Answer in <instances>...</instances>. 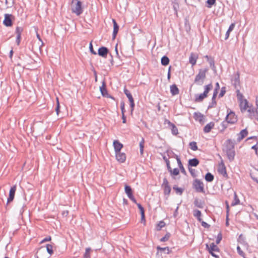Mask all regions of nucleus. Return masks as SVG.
<instances>
[{"label":"nucleus","mask_w":258,"mask_h":258,"mask_svg":"<svg viewBox=\"0 0 258 258\" xmlns=\"http://www.w3.org/2000/svg\"><path fill=\"white\" fill-rule=\"evenodd\" d=\"M71 10L72 12L76 14L77 16L80 15L83 13L82 3L78 0H72Z\"/></svg>","instance_id":"f257e3e1"},{"label":"nucleus","mask_w":258,"mask_h":258,"mask_svg":"<svg viewBox=\"0 0 258 258\" xmlns=\"http://www.w3.org/2000/svg\"><path fill=\"white\" fill-rule=\"evenodd\" d=\"M208 71L207 69L200 70L198 74L196 76L194 82L198 85H202L206 78V74Z\"/></svg>","instance_id":"f03ea898"},{"label":"nucleus","mask_w":258,"mask_h":258,"mask_svg":"<svg viewBox=\"0 0 258 258\" xmlns=\"http://www.w3.org/2000/svg\"><path fill=\"white\" fill-rule=\"evenodd\" d=\"M36 258H49V254L46 252L44 247L39 248L36 253Z\"/></svg>","instance_id":"7ed1b4c3"},{"label":"nucleus","mask_w":258,"mask_h":258,"mask_svg":"<svg viewBox=\"0 0 258 258\" xmlns=\"http://www.w3.org/2000/svg\"><path fill=\"white\" fill-rule=\"evenodd\" d=\"M194 187L197 192H204V184L199 179H196L193 183Z\"/></svg>","instance_id":"20e7f679"},{"label":"nucleus","mask_w":258,"mask_h":258,"mask_svg":"<svg viewBox=\"0 0 258 258\" xmlns=\"http://www.w3.org/2000/svg\"><path fill=\"white\" fill-rule=\"evenodd\" d=\"M237 117L234 112L230 111L226 117V121L227 123L231 124L235 123L237 121Z\"/></svg>","instance_id":"39448f33"},{"label":"nucleus","mask_w":258,"mask_h":258,"mask_svg":"<svg viewBox=\"0 0 258 258\" xmlns=\"http://www.w3.org/2000/svg\"><path fill=\"white\" fill-rule=\"evenodd\" d=\"M162 187L164 189V193L166 195H169L171 192V187L169 185V182L166 178L163 179V182Z\"/></svg>","instance_id":"423d86ee"},{"label":"nucleus","mask_w":258,"mask_h":258,"mask_svg":"<svg viewBox=\"0 0 258 258\" xmlns=\"http://www.w3.org/2000/svg\"><path fill=\"white\" fill-rule=\"evenodd\" d=\"M218 172H219V174L222 175L224 177L227 176L226 167L223 161H221V162L218 165Z\"/></svg>","instance_id":"0eeeda50"},{"label":"nucleus","mask_w":258,"mask_h":258,"mask_svg":"<svg viewBox=\"0 0 258 258\" xmlns=\"http://www.w3.org/2000/svg\"><path fill=\"white\" fill-rule=\"evenodd\" d=\"M16 188H17L16 185H14L13 186H12L11 188V189L10 190V192H9V198H8V200H7V205H8L9 203H11V202H12L13 201L14 197H15V192L16 190Z\"/></svg>","instance_id":"6e6552de"},{"label":"nucleus","mask_w":258,"mask_h":258,"mask_svg":"<svg viewBox=\"0 0 258 258\" xmlns=\"http://www.w3.org/2000/svg\"><path fill=\"white\" fill-rule=\"evenodd\" d=\"M115 154L116 159L120 163H123L125 161L126 155L124 153L118 152L117 153H115Z\"/></svg>","instance_id":"1a4fd4ad"},{"label":"nucleus","mask_w":258,"mask_h":258,"mask_svg":"<svg viewBox=\"0 0 258 258\" xmlns=\"http://www.w3.org/2000/svg\"><path fill=\"white\" fill-rule=\"evenodd\" d=\"M108 52V49L107 48L103 46L99 48L98 51V54L100 56L105 58L106 57Z\"/></svg>","instance_id":"9d476101"},{"label":"nucleus","mask_w":258,"mask_h":258,"mask_svg":"<svg viewBox=\"0 0 258 258\" xmlns=\"http://www.w3.org/2000/svg\"><path fill=\"white\" fill-rule=\"evenodd\" d=\"M240 101V107L242 112L245 111L248 108V102L246 99L241 100Z\"/></svg>","instance_id":"9b49d317"},{"label":"nucleus","mask_w":258,"mask_h":258,"mask_svg":"<svg viewBox=\"0 0 258 258\" xmlns=\"http://www.w3.org/2000/svg\"><path fill=\"white\" fill-rule=\"evenodd\" d=\"M234 145L231 140L229 139L226 141V145L225 147L224 151H226L229 150H234Z\"/></svg>","instance_id":"f8f14e48"},{"label":"nucleus","mask_w":258,"mask_h":258,"mask_svg":"<svg viewBox=\"0 0 258 258\" xmlns=\"http://www.w3.org/2000/svg\"><path fill=\"white\" fill-rule=\"evenodd\" d=\"M11 15L5 14V20L4 21V24L7 27L11 26L12 25V22L11 19Z\"/></svg>","instance_id":"ddd939ff"},{"label":"nucleus","mask_w":258,"mask_h":258,"mask_svg":"<svg viewBox=\"0 0 258 258\" xmlns=\"http://www.w3.org/2000/svg\"><path fill=\"white\" fill-rule=\"evenodd\" d=\"M112 22L113 24V31L112 34V39H114L116 36L117 32L119 29V26H118L116 22L114 19H112Z\"/></svg>","instance_id":"4468645a"},{"label":"nucleus","mask_w":258,"mask_h":258,"mask_svg":"<svg viewBox=\"0 0 258 258\" xmlns=\"http://www.w3.org/2000/svg\"><path fill=\"white\" fill-rule=\"evenodd\" d=\"M113 146L115 151V153L120 152L121 149L123 147V145L117 140H115L113 142Z\"/></svg>","instance_id":"2eb2a0df"},{"label":"nucleus","mask_w":258,"mask_h":258,"mask_svg":"<svg viewBox=\"0 0 258 258\" xmlns=\"http://www.w3.org/2000/svg\"><path fill=\"white\" fill-rule=\"evenodd\" d=\"M226 153V155L227 156V157L230 161H232L234 160V157L235 155V150H229L226 151H225Z\"/></svg>","instance_id":"dca6fc26"},{"label":"nucleus","mask_w":258,"mask_h":258,"mask_svg":"<svg viewBox=\"0 0 258 258\" xmlns=\"http://www.w3.org/2000/svg\"><path fill=\"white\" fill-rule=\"evenodd\" d=\"M207 97V95L204 93L197 94L195 95V101L197 102H201Z\"/></svg>","instance_id":"f3484780"},{"label":"nucleus","mask_w":258,"mask_h":258,"mask_svg":"<svg viewBox=\"0 0 258 258\" xmlns=\"http://www.w3.org/2000/svg\"><path fill=\"white\" fill-rule=\"evenodd\" d=\"M247 134H248V132H247L246 129L242 130L238 135L239 137L237 139V141L238 142H240L241 140H242L244 138H245L247 135Z\"/></svg>","instance_id":"a211bd4d"},{"label":"nucleus","mask_w":258,"mask_h":258,"mask_svg":"<svg viewBox=\"0 0 258 258\" xmlns=\"http://www.w3.org/2000/svg\"><path fill=\"white\" fill-rule=\"evenodd\" d=\"M214 126V123L213 122H210L208 123L204 128V131L206 133H209L211 129L213 128Z\"/></svg>","instance_id":"6ab92c4d"},{"label":"nucleus","mask_w":258,"mask_h":258,"mask_svg":"<svg viewBox=\"0 0 258 258\" xmlns=\"http://www.w3.org/2000/svg\"><path fill=\"white\" fill-rule=\"evenodd\" d=\"M138 208L140 211V213L141 214V221H145V211L144 208L140 204H137Z\"/></svg>","instance_id":"aec40b11"},{"label":"nucleus","mask_w":258,"mask_h":258,"mask_svg":"<svg viewBox=\"0 0 258 258\" xmlns=\"http://www.w3.org/2000/svg\"><path fill=\"white\" fill-rule=\"evenodd\" d=\"M170 92L173 96L179 94V89L176 85H172L170 86Z\"/></svg>","instance_id":"412c9836"},{"label":"nucleus","mask_w":258,"mask_h":258,"mask_svg":"<svg viewBox=\"0 0 258 258\" xmlns=\"http://www.w3.org/2000/svg\"><path fill=\"white\" fill-rule=\"evenodd\" d=\"M100 90L103 96H106L108 95L107 91L106 89V84L104 82H102V86L100 87Z\"/></svg>","instance_id":"4be33fe9"},{"label":"nucleus","mask_w":258,"mask_h":258,"mask_svg":"<svg viewBox=\"0 0 258 258\" xmlns=\"http://www.w3.org/2000/svg\"><path fill=\"white\" fill-rule=\"evenodd\" d=\"M175 156H176V159L177 160V162L178 166L181 170V172L182 173L185 174H186L185 170L184 169V168L182 164V163L181 162L180 158L177 155H175Z\"/></svg>","instance_id":"5701e85b"},{"label":"nucleus","mask_w":258,"mask_h":258,"mask_svg":"<svg viewBox=\"0 0 258 258\" xmlns=\"http://www.w3.org/2000/svg\"><path fill=\"white\" fill-rule=\"evenodd\" d=\"M199 164V161L197 158L190 159L188 161V165L190 166L196 167Z\"/></svg>","instance_id":"b1692460"},{"label":"nucleus","mask_w":258,"mask_h":258,"mask_svg":"<svg viewBox=\"0 0 258 258\" xmlns=\"http://www.w3.org/2000/svg\"><path fill=\"white\" fill-rule=\"evenodd\" d=\"M207 247L208 248L209 251H218V246L216 245H215L214 243H211L209 246L208 245H207Z\"/></svg>","instance_id":"393cba45"},{"label":"nucleus","mask_w":258,"mask_h":258,"mask_svg":"<svg viewBox=\"0 0 258 258\" xmlns=\"http://www.w3.org/2000/svg\"><path fill=\"white\" fill-rule=\"evenodd\" d=\"M197 59V56L196 55L192 53L190 54L189 57V62L192 64V66L195 65L196 63Z\"/></svg>","instance_id":"a878e982"},{"label":"nucleus","mask_w":258,"mask_h":258,"mask_svg":"<svg viewBox=\"0 0 258 258\" xmlns=\"http://www.w3.org/2000/svg\"><path fill=\"white\" fill-rule=\"evenodd\" d=\"M194 215L195 217H197L198 220L200 222H201L202 219L201 218V212L200 211L198 210H195L194 211Z\"/></svg>","instance_id":"bb28decb"},{"label":"nucleus","mask_w":258,"mask_h":258,"mask_svg":"<svg viewBox=\"0 0 258 258\" xmlns=\"http://www.w3.org/2000/svg\"><path fill=\"white\" fill-rule=\"evenodd\" d=\"M205 57L207 58V61L209 62L211 68L212 69H214L215 68L214 59L212 58H211V57L208 56V55H206Z\"/></svg>","instance_id":"cd10ccee"},{"label":"nucleus","mask_w":258,"mask_h":258,"mask_svg":"<svg viewBox=\"0 0 258 258\" xmlns=\"http://www.w3.org/2000/svg\"><path fill=\"white\" fill-rule=\"evenodd\" d=\"M169 124L171 126V132H172V133L174 135H177L178 132V129L176 127V126L174 124H173V123H171L170 121H169Z\"/></svg>","instance_id":"c85d7f7f"},{"label":"nucleus","mask_w":258,"mask_h":258,"mask_svg":"<svg viewBox=\"0 0 258 258\" xmlns=\"http://www.w3.org/2000/svg\"><path fill=\"white\" fill-rule=\"evenodd\" d=\"M169 63V59L166 56H164L161 58V64L163 66H167Z\"/></svg>","instance_id":"c756f323"},{"label":"nucleus","mask_w":258,"mask_h":258,"mask_svg":"<svg viewBox=\"0 0 258 258\" xmlns=\"http://www.w3.org/2000/svg\"><path fill=\"white\" fill-rule=\"evenodd\" d=\"M124 190L128 197L133 195L132 189L131 186L128 185H125L124 187Z\"/></svg>","instance_id":"7c9ffc66"},{"label":"nucleus","mask_w":258,"mask_h":258,"mask_svg":"<svg viewBox=\"0 0 258 258\" xmlns=\"http://www.w3.org/2000/svg\"><path fill=\"white\" fill-rule=\"evenodd\" d=\"M205 179L208 182H212L214 179V176L210 173H207L205 175Z\"/></svg>","instance_id":"2f4dec72"},{"label":"nucleus","mask_w":258,"mask_h":258,"mask_svg":"<svg viewBox=\"0 0 258 258\" xmlns=\"http://www.w3.org/2000/svg\"><path fill=\"white\" fill-rule=\"evenodd\" d=\"M124 93L126 95L127 97L128 98L129 101H132L134 100V98H133L131 93L128 90H127L125 88L124 89Z\"/></svg>","instance_id":"473e14b6"},{"label":"nucleus","mask_w":258,"mask_h":258,"mask_svg":"<svg viewBox=\"0 0 258 258\" xmlns=\"http://www.w3.org/2000/svg\"><path fill=\"white\" fill-rule=\"evenodd\" d=\"M46 252L49 254L50 256L53 253L52 246L50 244L46 245V248H45Z\"/></svg>","instance_id":"72a5a7b5"},{"label":"nucleus","mask_w":258,"mask_h":258,"mask_svg":"<svg viewBox=\"0 0 258 258\" xmlns=\"http://www.w3.org/2000/svg\"><path fill=\"white\" fill-rule=\"evenodd\" d=\"M194 117L196 120H199L201 122L203 119V115L200 113H195Z\"/></svg>","instance_id":"f704fd0d"},{"label":"nucleus","mask_w":258,"mask_h":258,"mask_svg":"<svg viewBox=\"0 0 258 258\" xmlns=\"http://www.w3.org/2000/svg\"><path fill=\"white\" fill-rule=\"evenodd\" d=\"M239 202H240L238 198V197L236 195V194L235 192L234 200L231 203V206H234L237 205L239 204Z\"/></svg>","instance_id":"c9c22d12"},{"label":"nucleus","mask_w":258,"mask_h":258,"mask_svg":"<svg viewBox=\"0 0 258 258\" xmlns=\"http://www.w3.org/2000/svg\"><path fill=\"white\" fill-rule=\"evenodd\" d=\"M213 85L212 84H209L205 86V91L204 92V93L207 95L209 92L212 89Z\"/></svg>","instance_id":"e433bc0d"},{"label":"nucleus","mask_w":258,"mask_h":258,"mask_svg":"<svg viewBox=\"0 0 258 258\" xmlns=\"http://www.w3.org/2000/svg\"><path fill=\"white\" fill-rule=\"evenodd\" d=\"M190 148L193 151H197L198 150V147L197 146V143L195 142H190L189 144Z\"/></svg>","instance_id":"4c0bfd02"},{"label":"nucleus","mask_w":258,"mask_h":258,"mask_svg":"<svg viewBox=\"0 0 258 258\" xmlns=\"http://www.w3.org/2000/svg\"><path fill=\"white\" fill-rule=\"evenodd\" d=\"M194 204L195 206L202 208H203V204L202 203L201 201H199L198 199H196L194 201Z\"/></svg>","instance_id":"58836bf2"},{"label":"nucleus","mask_w":258,"mask_h":258,"mask_svg":"<svg viewBox=\"0 0 258 258\" xmlns=\"http://www.w3.org/2000/svg\"><path fill=\"white\" fill-rule=\"evenodd\" d=\"M173 188L174 190H175L177 194H179L180 195H181L182 194L183 191V189H182L181 188L178 187L176 186H173Z\"/></svg>","instance_id":"ea45409f"},{"label":"nucleus","mask_w":258,"mask_h":258,"mask_svg":"<svg viewBox=\"0 0 258 258\" xmlns=\"http://www.w3.org/2000/svg\"><path fill=\"white\" fill-rule=\"evenodd\" d=\"M144 145V139H142V141L140 143V151L141 154H143Z\"/></svg>","instance_id":"a19ab883"},{"label":"nucleus","mask_w":258,"mask_h":258,"mask_svg":"<svg viewBox=\"0 0 258 258\" xmlns=\"http://www.w3.org/2000/svg\"><path fill=\"white\" fill-rule=\"evenodd\" d=\"M165 226V223L164 221H160L158 224L157 226V230H160L162 228L164 227Z\"/></svg>","instance_id":"79ce46f5"},{"label":"nucleus","mask_w":258,"mask_h":258,"mask_svg":"<svg viewBox=\"0 0 258 258\" xmlns=\"http://www.w3.org/2000/svg\"><path fill=\"white\" fill-rule=\"evenodd\" d=\"M91 251L90 248H87L86 249V251L84 255V258H90V252Z\"/></svg>","instance_id":"37998d69"},{"label":"nucleus","mask_w":258,"mask_h":258,"mask_svg":"<svg viewBox=\"0 0 258 258\" xmlns=\"http://www.w3.org/2000/svg\"><path fill=\"white\" fill-rule=\"evenodd\" d=\"M157 249L158 250H161V251H165L166 250H167V253H169V251H170L169 248L168 247H161L158 246H157Z\"/></svg>","instance_id":"c03bdc74"},{"label":"nucleus","mask_w":258,"mask_h":258,"mask_svg":"<svg viewBox=\"0 0 258 258\" xmlns=\"http://www.w3.org/2000/svg\"><path fill=\"white\" fill-rule=\"evenodd\" d=\"M170 233H167L165 236H164L163 237H162L161 239H160V241H162V242H165L166 241H167L169 237H170Z\"/></svg>","instance_id":"a18cd8bd"},{"label":"nucleus","mask_w":258,"mask_h":258,"mask_svg":"<svg viewBox=\"0 0 258 258\" xmlns=\"http://www.w3.org/2000/svg\"><path fill=\"white\" fill-rule=\"evenodd\" d=\"M236 92H237V98L240 101L241 100H243V95L240 92V91L239 90H237L236 91Z\"/></svg>","instance_id":"49530a36"},{"label":"nucleus","mask_w":258,"mask_h":258,"mask_svg":"<svg viewBox=\"0 0 258 258\" xmlns=\"http://www.w3.org/2000/svg\"><path fill=\"white\" fill-rule=\"evenodd\" d=\"M216 0H208L207 3L208 4V7L209 8H211V7L215 3Z\"/></svg>","instance_id":"de8ad7c7"},{"label":"nucleus","mask_w":258,"mask_h":258,"mask_svg":"<svg viewBox=\"0 0 258 258\" xmlns=\"http://www.w3.org/2000/svg\"><path fill=\"white\" fill-rule=\"evenodd\" d=\"M22 31L23 29L21 27H17L16 30V33L17 35H21Z\"/></svg>","instance_id":"09e8293b"},{"label":"nucleus","mask_w":258,"mask_h":258,"mask_svg":"<svg viewBox=\"0 0 258 258\" xmlns=\"http://www.w3.org/2000/svg\"><path fill=\"white\" fill-rule=\"evenodd\" d=\"M171 174H173L174 175H177L179 173V171L177 168H174L173 170H172L171 172H170Z\"/></svg>","instance_id":"8fccbe9b"},{"label":"nucleus","mask_w":258,"mask_h":258,"mask_svg":"<svg viewBox=\"0 0 258 258\" xmlns=\"http://www.w3.org/2000/svg\"><path fill=\"white\" fill-rule=\"evenodd\" d=\"M225 92H226V91H225V87H222L220 93L219 95V97L220 98V97H223L224 95V94H225Z\"/></svg>","instance_id":"3c124183"},{"label":"nucleus","mask_w":258,"mask_h":258,"mask_svg":"<svg viewBox=\"0 0 258 258\" xmlns=\"http://www.w3.org/2000/svg\"><path fill=\"white\" fill-rule=\"evenodd\" d=\"M188 170L192 177H195L196 176V174L195 173V169L188 167Z\"/></svg>","instance_id":"603ef678"},{"label":"nucleus","mask_w":258,"mask_h":258,"mask_svg":"<svg viewBox=\"0 0 258 258\" xmlns=\"http://www.w3.org/2000/svg\"><path fill=\"white\" fill-rule=\"evenodd\" d=\"M89 49L91 51V52L93 54H96V52L93 49V45L92 44V42H91L89 44Z\"/></svg>","instance_id":"864d4df0"},{"label":"nucleus","mask_w":258,"mask_h":258,"mask_svg":"<svg viewBox=\"0 0 258 258\" xmlns=\"http://www.w3.org/2000/svg\"><path fill=\"white\" fill-rule=\"evenodd\" d=\"M237 250L238 253L241 256L244 257V253L241 250V248L239 246L237 247Z\"/></svg>","instance_id":"5fc2aeb1"},{"label":"nucleus","mask_w":258,"mask_h":258,"mask_svg":"<svg viewBox=\"0 0 258 258\" xmlns=\"http://www.w3.org/2000/svg\"><path fill=\"white\" fill-rule=\"evenodd\" d=\"M237 84H239V75L238 74L235 77L234 85L235 88H236Z\"/></svg>","instance_id":"6e6d98bb"},{"label":"nucleus","mask_w":258,"mask_h":258,"mask_svg":"<svg viewBox=\"0 0 258 258\" xmlns=\"http://www.w3.org/2000/svg\"><path fill=\"white\" fill-rule=\"evenodd\" d=\"M222 239V234L221 233H219L218 236H217V239H216V243L217 244H219L220 243V242L221 241Z\"/></svg>","instance_id":"4d7b16f0"},{"label":"nucleus","mask_w":258,"mask_h":258,"mask_svg":"<svg viewBox=\"0 0 258 258\" xmlns=\"http://www.w3.org/2000/svg\"><path fill=\"white\" fill-rule=\"evenodd\" d=\"M120 108H121L122 114H123V112L124 113L125 108H124V103L123 102H121L120 103Z\"/></svg>","instance_id":"13d9d810"},{"label":"nucleus","mask_w":258,"mask_h":258,"mask_svg":"<svg viewBox=\"0 0 258 258\" xmlns=\"http://www.w3.org/2000/svg\"><path fill=\"white\" fill-rule=\"evenodd\" d=\"M216 105V101L212 100L211 103L209 105L208 108H212L215 107Z\"/></svg>","instance_id":"bf43d9fd"},{"label":"nucleus","mask_w":258,"mask_h":258,"mask_svg":"<svg viewBox=\"0 0 258 258\" xmlns=\"http://www.w3.org/2000/svg\"><path fill=\"white\" fill-rule=\"evenodd\" d=\"M55 111L56 112L57 114L58 115L59 111V104L58 102V98H57V106L55 108Z\"/></svg>","instance_id":"052dcab7"},{"label":"nucleus","mask_w":258,"mask_h":258,"mask_svg":"<svg viewBox=\"0 0 258 258\" xmlns=\"http://www.w3.org/2000/svg\"><path fill=\"white\" fill-rule=\"evenodd\" d=\"M234 27H235V24L234 23H232L230 25V26H229V28L228 29V31H229V32H231L233 30Z\"/></svg>","instance_id":"680f3d73"},{"label":"nucleus","mask_w":258,"mask_h":258,"mask_svg":"<svg viewBox=\"0 0 258 258\" xmlns=\"http://www.w3.org/2000/svg\"><path fill=\"white\" fill-rule=\"evenodd\" d=\"M130 106L131 107V111L132 112L133 111V110L134 109V107H135L134 101L133 100L132 101H130Z\"/></svg>","instance_id":"e2e57ef3"},{"label":"nucleus","mask_w":258,"mask_h":258,"mask_svg":"<svg viewBox=\"0 0 258 258\" xmlns=\"http://www.w3.org/2000/svg\"><path fill=\"white\" fill-rule=\"evenodd\" d=\"M16 41L17 45H19L20 44V43L21 41V35H17Z\"/></svg>","instance_id":"0e129e2a"},{"label":"nucleus","mask_w":258,"mask_h":258,"mask_svg":"<svg viewBox=\"0 0 258 258\" xmlns=\"http://www.w3.org/2000/svg\"><path fill=\"white\" fill-rule=\"evenodd\" d=\"M201 222H202V225L205 228H209L210 227V225L207 224L206 222H204V221H201Z\"/></svg>","instance_id":"69168bd1"},{"label":"nucleus","mask_w":258,"mask_h":258,"mask_svg":"<svg viewBox=\"0 0 258 258\" xmlns=\"http://www.w3.org/2000/svg\"><path fill=\"white\" fill-rule=\"evenodd\" d=\"M51 240V237H46L45 238H44L43 240H42L41 242V243H44L46 241H50Z\"/></svg>","instance_id":"338daca9"},{"label":"nucleus","mask_w":258,"mask_h":258,"mask_svg":"<svg viewBox=\"0 0 258 258\" xmlns=\"http://www.w3.org/2000/svg\"><path fill=\"white\" fill-rule=\"evenodd\" d=\"M246 110H247V111L249 112L250 113H254L253 109V108H251V106H249L248 108H247V109Z\"/></svg>","instance_id":"774afa93"}]
</instances>
